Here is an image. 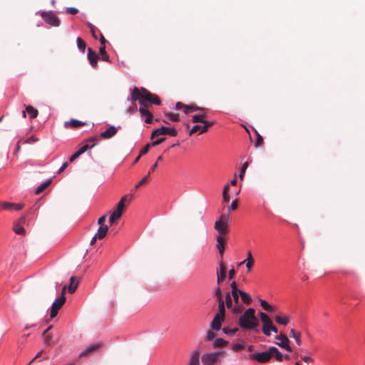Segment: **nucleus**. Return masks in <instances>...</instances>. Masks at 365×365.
<instances>
[{
	"label": "nucleus",
	"mask_w": 365,
	"mask_h": 365,
	"mask_svg": "<svg viewBox=\"0 0 365 365\" xmlns=\"http://www.w3.org/2000/svg\"><path fill=\"white\" fill-rule=\"evenodd\" d=\"M289 336L294 339V340L298 346L301 345V344H302L301 334L299 332H296V331L294 329H292L290 330Z\"/></svg>",
	"instance_id": "c85d7f7f"
},
{
	"label": "nucleus",
	"mask_w": 365,
	"mask_h": 365,
	"mask_svg": "<svg viewBox=\"0 0 365 365\" xmlns=\"http://www.w3.org/2000/svg\"><path fill=\"white\" fill-rule=\"evenodd\" d=\"M197 110H203V108H202L197 106L186 105L185 110H184V113L185 114H188L191 112H194V111H197Z\"/></svg>",
	"instance_id": "72a5a7b5"
},
{
	"label": "nucleus",
	"mask_w": 365,
	"mask_h": 365,
	"mask_svg": "<svg viewBox=\"0 0 365 365\" xmlns=\"http://www.w3.org/2000/svg\"><path fill=\"white\" fill-rule=\"evenodd\" d=\"M227 223L224 215H221L219 220L215 223V229L218 232L217 236L224 237L227 232Z\"/></svg>",
	"instance_id": "6e6552de"
},
{
	"label": "nucleus",
	"mask_w": 365,
	"mask_h": 365,
	"mask_svg": "<svg viewBox=\"0 0 365 365\" xmlns=\"http://www.w3.org/2000/svg\"><path fill=\"white\" fill-rule=\"evenodd\" d=\"M187 365H200V351L198 349L192 351Z\"/></svg>",
	"instance_id": "dca6fc26"
},
{
	"label": "nucleus",
	"mask_w": 365,
	"mask_h": 365,
	"mask_svg": "<svg viewBox=\"0 0 365 365\" xmlns=\"http://www.w3.org/2000/svg\"><path fill=\"white\" fill-rule=\"evenodd\" d=\"M106 215H104L101 217H100L98 220V224L99 225V226H106L104 223H105V221H106Z\"/></svg>",
	"instance_id": "bf43d9fd"
},
{
	"label": "nucleus",
	"mask_w": 365,
	"mask_h": 365,
	"mask_svg": "<svg viewBox=\"0 0 365 365\" xmlns=\"http://www.w3.org/2000/svg\"><path fill=\"white\" fill-rule=\"evenodd\" d=\"M96 143H93L91 145H88V143H84L83 145L77 150L78 153L81 155L88 149L93 148L96 145Z\"/></svg>",
	"instance_id": "473e14b6"
},
{
	"label": "nucleus",
	"mask_w": 365,
	"mask_h": 365,
	"mask_svg": "<svg viewBox=\"0 0 365 365\" xmlns=\"http://www.w3.org/2000/svg\"><path fill=\"white\" fill-rule=\"evenodd\" d=\"M192 121L193 123H202L208 122L207 120H205V113L196 114V115H192Z\"/></svg>",
	"instance_id": "7c9ffc66"
},
{
	"label": "nucleus",
	"mask_w": 365,
	"mask_h": 365,
	"mask_svg": "<svg viewBox=\"0 0 365 365\" xmlns=\"http://www.w3.org/2000/svg\"><path fill=\"white\" fill-rule=\"evenodd\" d=\"M225 320V317L216 314L210 324V327L214 331H219L221 328V324Z\"/></svg>",
	"instance_id": "9b49d317"
},
{
	"label": "nucleus",
	"mask_w": 365,
	"mask_h": 365,
	"mask_svg": "<svg viewBox=\"0 0 365 365\" xmlns=\"http://www.w3.org/2000/svg\"><path fill=\"white\" fill-rule=\"evenodd\" d=\"M259 302H260V305L265 311H267V312H269V313L273 312L272 307L267 301L260 299Z\"/></svg>",
	"instance_id": "f704fd0d"
},
{
	"label": "nucleus",
	"mask_w": 365,
	"mask_h": 365,
	"mask_svg": "<svg viewBox=\"0 0 365 365\" xmlns=\"http://www.w3.org/2000/svg\"><path fill=\"white\" fill-rule=\"evenodd\" d=\"M302 359L305 362V363H307V364H309L311 362H313V359L310 356H303L301 357Z\"/></svg>",
	"instance_id": "69168bd1"
},
{
	"label": "nucleus",
	"mask_w": 365,
	"mask_h": 365,
	"mask_svg": "<svg viewBox=\"0 0 365 365\" xmlns=\"http://www.w3.org/2000/svg\"><path fill=\"white\" fill-rule=\"evenodd\" d=\"M38 141V138L34 136V135H31L26 140V143H35V142H37Z\"/></svg>",
	"instance_id": "0e129e2a"
},
{
	"label": "nucleus",
	"mask_w": 365,
	"mask_h": 365,
	"mask_svg": "<svg viewBox=\"0 0 365 365\" xmlns=\"http://www.w3.org/2000/svg\"><path fill=\"white\" fill-rule=\"evenodd\" d=\"M247 167H248V163L247 162L244 163L243 165H242V168L240 169V178H243V175H244V174L245 173V170L247 168Z\"/></svg>",
	"instance_id": "864d4df0"
},
{
	"label": "nucleus",
	"mask_w": 365,
	"mask_h": 365,
	"mask_svg": "<svg viewBox=\"0 0 365 365\" xmlns=\"http://www.w3.org/2000/svg\"><path fill=\"white\" fill-rule=\"evenodd\" d=\"M239 325L241 328L247 330H254L257 331V319L255 317V310L253 308L247 309L242 315L240 317Z\"/></svg>",
	"instance_id": "f257e3e1"
},
{
	"label": "nucleus",
	"mask_w": 365,
	"mask_h": 365,
	"mask_svg": "<svg viewBox=\"0 0 365 365\" xmlns=\"http://www.w3.org/2000/svg\"><path fill=\"white\" fill-rule=\"evenodd\" d=\"M88 27L90 29L91 34L94 39H97V35L95 31V26L90 22L87 23Z\"/></svg>",
	"instance_id": "09e8293b"
},
{
	"label": "nucleus",
	"mask_w": 365,
	"mask_h": 365,
	"mask_svg": "<svg viewBox=\"0 0 365 365\" xmlns=\"http://www.w3.org/2000/svg\"><path fill=\"white\" fill-rule=\"evenodd\" d=\"M117 133V128L114 125H110L108 129L101 133V137L103 139H110Z\"/></svg>",
	"instance_id": "4468645a"
},
{
	"label": "nucleus",
	"mask_w": 365,
	"mask_h": 365,
	"mask_svg": "<svg viewBox=\"0 0 365 365\" xmlns=\"http://www.w3.org/2000/svg\"><path fill=\"white\" fill-rule=\"evenodd\" d=\"M76 43L79 51L84 53L86 48V42L81 37H78L76 39Z\"/></svg>",
	"instance_id": "c9c22d12"
},
{
	"label": "nucleus",
	"mask_w": 365,
	"mask_h": 365,
	"mask_svg": "<svg viewBox=\"0 0 365 365\" xmlns=\"http://www.w3.org/2000/svg\"><path fill=\"white\" fill-rule=\"evenodd\" d=\"M225 304L228 309H230L232 306V297L230 293H227L225 296Z\"/></svg>",
	"instance_id": "de8ad7c7"
},
{
	"label": "nucleus",
	"mask_w": 365,
	"mask_h": 365,
	"mask_svg": "<svg viewBox=\"0 0 365 365\" xmlns=\"http://www.w3.org/2000/svg\"><path fill=\"white\" fill-rule=\"evenodd\" d=\"M249 357L250 359H255L259 363H266L272 358L270 347L265 351L250 354Z\"/></svg>",
	"instance_id": "423d86ee"
},
{
	"label": "nucleus",
	"mask_w": 365,
	"mask_h": 365,
	"mask_svg": "<svg viewBox=\"0 0 365 365\" xmlns=\"http://www.w3.org/2000/svg\"><path fill=\"white\" fill-rule=\"evenodd\" d=\"M260 320L262 323V325L267 324L269 323L272 322L269 317L264 312H261L259 313Z\"/></svg>",
	"instance_id": "e433bc0d"
},
{
	"label": "nucleus",
	"mask_w": 365,
	"mask_h": 365,
	"mask_svg": "<svg viewBox=\"0 0 365 365\" xmlns=\"http://www.w3.org/2000/svg\"><path fill=\"white\" fill-rule=\"evenodd\" d=\"M140 91L141 99L143 102L148 101L155 105L160 104V100L156 95L151 93L150 91H148L146 88L143 87L140 88Z\"/></svg>",
	"instance_id": "7ed1b4c3"
},
{
	"label": "nucleus",
	"mask_w": 365,
	"mask_h": 365,
	"mask_svg": "<svg viewBox=\"0 0 365 365\" xmlns=\"http://www.w3.org/2000/svg\"><path fill=\"white\" fill-rule=\"evenodd\" d=\"M123 214V212L115 209L110 215L109 217V223L113 224L117 220H118Z\"/></svg>",
	"instance_id": "393cba45"
},
{
	"label": "nucleus",
	"mask_w": 365,
	"mask_h": 365,
	"mask_svg": "<svg viewBox=\"0 0 365 365\" xmlns=\"http://www.w3.org/2000/svg\"><path fill=\"white\" fill-rule=\"evenodd\" d=\"M131 94L128 96L127 101H130L133 103H135V101L141 99V91L137 87H135L133 89H130Z\"/></svg>",
	"instance_id": "ddd939ff"
},
{
	"label": "nucleus",
	"mask_w": 365,
	"mask_h": 365,
	"mask_svg": "<svg viewBox=\"0 0 365 365\" xmlns=\"http://www.w3.org/2000/svg\"><path fill=\"white\" fill-rule=\"evenodd\" d=\"M86 123L84 122H82L81 120H76V119H71L69 121H66L64 123V126L66 128L68 126H71L73 128H78L83 125H85Z\"/></svg>",
	"instance_id": "a211bd4d"
},
{
	"label": "nucleus",
	"mask_w": 365,
	"mask_h": 365,
	"mask_svg": "<svg viewBox=\"0 0 365 365\" xmlns=\"http://www.w3.org/2000/svg\"><path fill=\"white\" fill-rule=\"evenodd\" d=\"M237 207V200H235L232 202L231 205L228 207V209L230 210H235Z\"/></svg>",
	"instance_id": "774afa93"
},
{
	"label": "nucleus",
	"mask_w": 365,
	"mask_h": 365,
	"mask_svg": "<svg viewBox=\"0 0 365 365\" xmlns=\"http://www.w3.org/2000/svg\"><path fill=\"white\" fill-rule=\"evenodd\" d=\"M140 108H139V112L142 115H145V114H148L150 113L148 110V106L142 101V99H140Z\"/></svg>",
	"instance_id": "2f4dec72"
},
{
	"label": "nucleus",
	"mask_w": 365,
	"mask_h": 365,
	"mask_svg": "<svg viewBox=\"0 0 365 365\" xmlns=\"http://www.w3.org/2000/svg\"><path fill=\"white\" fill-rule=\"evenodd\" d=\"M41 17L46 24L52 26H58L60 25L59 19L51 11L42 12Z\"/></svg>",
	"instance_id": "20e7f679"
},
{
	"label": "nucleus",
	"mask_w": 365,
	"mask_h": 365,
	"mask_svg": "<svg viewBox=\"0 0 365 365\" xmlns=\"http://www.w3.org/2000/svg\"><path fill=\"white\" fill-rule=\"evenodd\" d=\"M185 107H186V105L181 103V102H178L175 105V109L176 110H181V109H183L185 110Z\"/></svg>",
	"instance_id": "e2e57ef3"
},
{
	"label": "nucleus",
	"mask_w": 365,
	"mask_h": 365,
	"mask_svg": "<svg viewBox=\"0 0 365 365\" xmlns=\"http://www.w3.org/2000/svg\"><path fill=\"white\" fill-rule=\"evenodd\" d=\"M108 226H99L96 235H97L99 240L104 238L108 232Z\"/></svg>",
	"instance_id": "bb28decb"
},
{
	"label": "nucleus",
	"mask_w": 365,
	"mask_h": 365,
	"mask_svg": "<svg viewBox=\"0 0 365 365\" xmlns=\"http://www.w3.org/2000/svg\"><path fill=\"white\" fill-rule=\"evenodd\" d=\"M215 337V334L212 331H208L206 335V341H212Z\"/></svg>",
	"instance_id": "6e6d98bb"
},
{
	"label": "nucleus",
	"mask_w": 365,
	"mask_h": 365,
	"mask_svg": "<svg viewBox=\"0 0 365 365\" xmlns=\"http://www.w3.org/2000/svg\"><path fill=\"white\" fill-rule=\"evenodd\" d=\"M26 113H28L31 119L36 118L38 114V110L31 106H26V110H24L22 112V115L24 117H26Z\"/></svg>",
	"instance_id": "f3484780"
},
{
	"label": "nucleus",
	"mask_w": 365,
	"mask_h": 365,
	"mask_svg": "<svg viewBox=\"0 0 365 365\" xmlns=\"http://www.w3.org/2000/svg\"><path fill=\"white\" fill-rule=\"evenodd\" d=\"M271 356H274L277 361H282L284 360L283 354L274 346L270 347Z\"/></svg>",
	"instance_id": "5701e85b"
},
{
	"label": "nucleus",
	"mask_w": 365,
	"mask_h": 365,
	"mask_svg": "<svg viewBox=\"0 0 365 365\" xmlns=\"http://www.w3.org/2000/svg\"><path fill=\"white\" fill-rule=\"evenodd\" d=\"M80 156V154L78 153V152L76 151V153H74L69 158V161L71 163H73L75 160H76L78 157Z\"/></svg>",
	"instance_id": "338daca9"
},
{
	"label": "nucleus",
	"mask_w": 365,
	"mask_h": 365,
	"mask_svg": "<svg viewBox=\"0 0 365 365\" xmlns=\"http://www.w3.org/2000/svg\"><path fill=\"white\" fill-rule=\"evenodd\" d=\"M272 322L269 323L267 324L263 325L262 327V331L263 334L267 336H269L271 335V327H272Z\"/></svg>",
	"instance_id": "a19ab883"
},
{
	"label": "nucleus",
	"mask_w": 365,
	"mask_h": 365,
	"mask_svg": "<svg viewBox=\"0 0 365 365\" xmlns=\"http://www.w3.org/2000/svg\"><path fill=\"white\" fill-rule=\"evenodd\" d=\"M168 120H170L173 122H178L180 121V116L178 113H165V119L163 120L165 123H168Z\"/></svg>",
	"instance_id": "412c9836"
},
{
	"label": "nucleus",
	"mask_w": 365,
	"mask_h": 365,
	"mask_svg": "<svg viewBox=\"0 0 365 365\" xmlns=\"http://www.w3.org/2000/svg\"><path fill=\"white\" fill-rule=\"evenodd\" d=\"M52 182V179H48L43 183H41L36 189L35 190V194L39 195Z\"/></svg>",
	"instance_id": "a878e982"
},
{
	"label": "nucleus",
	"mask_w": 365,
	"mask_h": 365,
	"mask_svg": "<svg viewBox=\"0 0 365 365\" xmlns=\"http://www.w3.org/2000/svg\"><path fill=\"white\" fill-rule=\"evenodd\" d=\"M216 240H217L216 246L219 250V253H220L221 257H222L224 251H225V246H224L225 240H224L223 237L217 236Z\"/></svg>",
	"instance_id": "6ab92c4d"
},
{
	"label": "nucleus",
	"mask_w": 365,
	"mask_h": 365,
	"mask_svg": "<svg viewBox=\"0 0 365 365\" xmlns=\"http://www.w3.org/2000/svg\"><path fill=\"white\" fill-rule=\"evenodd\" d=\"M275 339L280 341L279 342H276V344L279 347L290 352L292 351V349L289 345V340L285 334L280 333L279 335L275 336Z\"/></svg>",
	"instance_id": "1a4fd4ad"
},
{
	"label": "nucleus",
	"mask_w": 365,
	"mask_h": 365,
	"mask_svg": "<svg viewBox=\"0 0 365 365\" xmlns=\"http://www.w3.org/2000/svg\"><path fill=\"white\" fill-rule=\"evenodd\" d=\"M217 314L224 316L225 315V302L224 300L218 301V312Z\"/></svg>",
	"instance_id": "ea45409f"
},
{
	"label": "nucleus",
	"mask_w": 365,
	"mask_h": 365,
	"mask_svg": "<svg viewBox=\"0 0 365 365\" xmlns=\"http://www.w3.org/2000/svg\"><path fill=\"white\" fill-rule=\"evenodd\" d=\"M170 135L171 137H175L178 135V131L175 127H165L161 126L159 128L155 129L151 133V138L158 137L160 135Z\"/></svg>",
	"instance_id": "f03ea898"
},
{
	"label": "nucleus",
	"mask_w": 365,
	"mask_h": 365,
	"mask_svg": "<svg viewBox=\"0 0 365 365\" xmlns=\"http://www.w3.org/2000/svg\"><path fill=\"white\" fill-rule=\"evenodd\" d=\"M66 13L71 15H76L78 13V9L75 7H68L66 8Z\"/></svg>",
	"instance_id": "603ef678"
},
{
	"label": "nucleus",
	"mask_w": 365,
	"mask_h": 365,
	"mask_svg": "<svg viewBox=\"0 0 365 365\" xmlns=\"http://www.w3.org/2000/svg\"><path fill=\"white\" fill-rule=\"evenodd\" d=\"M276 322L281 325H287L289 322V317L276 315L274 317Z\"/></svg>",
	"instance_id": "cd10ccee"
},
{
	"label": "nucleus",
	"mask_w": 365,
	"mask_h": 365,
	"mask_svg": "<svg viewBox=\"0 0 365 365\" xmlns=\"http://www.w3.org/2000/svg\"><path fill=\"white\" fill-rule=\"evenodd\" d=\"M150 175V172H148V175H145L144 178H143L141 179L140 181L138 182V183L135 185V188H138L140 186H141L142 185H143L148 180V178H149Z\"/></svg>",
	"instance_id": "3c124183"
},
{
	"label": "nucleus",
	"mask_w": 365,
	"mask_h": 365,
	"mask_svg": "<svg viewBox=\"0 0 365 365\" xmlns=\"http://www.w3.org/2000/svg\"><path fill=\"white\" fill-rule=\"evenodd\" d=\"M227 343L228 342L227 341L224 340L222 338H217L214 341L213 346L216 348L223 347V346H226L227 344Z\"/></svg>",
	"instance_id": "4c0bfd02"
},
{
	"label": "nucleus",
	"mask_w": 365,
	"mask_h": 365,
	"mask_svg": "<svg viewBox=\"0 0 365 365\" xmlns=\"http://www.w3.org/2000/svg\"><path fill=\"white\" fill-rule=\"evenodd\" d=\"M237 328L230 329L228 327H224L222 329L223 333L229 336H233L237 331Z\"/></svg>",
	"instance_id": "37998d69"
},
{
	"label": "nucleus",
	"mask_w": 365,
	"mask_h": 365,
	"mask_svg": "<svg viewBox=\"0 0 365 365\" xmlns=\"http://www.w3.org/2000/svg\"><path fill=\"white\" fill-rule=\"evenodd\" d=\"M66 302V297L63 293L61 294V295L58 297H57L55 301L53 302L51 307V312H50V317L51 318L55 317L58 310L62 307V306Z\"/></svg>",
	"instance_id": "39448f33"
},
{
	"label": "nucleus",
	"mask_w": 365,
	"mask_h": 365,
	"mask_svg": "<svg viewBox=\"0 0 365 365\" xmlns=\"http://www.w3.org/2000/svg\"><path fill=\"white\" fill-rule=\"evenodd\" d=\"M215 296L217 297V300H223L222 299V292H221V289L220 287H217L215 290Z\"/></svg>",
	"instance_id": "4d7b16f0"
},
{
	"label": "nucleus",
	"mask_w": 365,
	"mask_h": 365,
	"mask_svg": "<svg viewBox=\"0 0 365 365\" xmlns=\"http://www.w3.org/2000/svg\"><path fill=\"white\" fill-rule=\"evenodd\" d=\"M126 197H127V196L125 195L120 200V201L117 204V207H116L117 210H118L121 212H123V210L125 208V201L126 200Z\"/></svg>",
	"instance_id": "79ce46f5"
},
{
	"label": "nucleus",
	"mask_w": 365,
	"mask_h": 365,
	"mask_svg": "<svg viewBox=\"0 0 365 365\" xmlns=\"http://www.w3.org/2000/svg\"><path fill=\"white\" fill-rule=\"evenodd\" d=\"M203 125H195L190 130L189 135H191L197 131H200L199 134H202L204 133L207 132L209 128L212 127L214 125L213 121H209L206 123H203Z\"/></svg>",
	"instance_id": "9d476101"
},
{
	"label": "nucleus",
	"mask_w": 365,
	"mask_h": 365,
	"mask_svg": "<svg viewBox=\"0 0 365 365\" xmlns=\"http://www.w3.org/2000/svg\"><path fill=\"white\" fill-rule=\"evenodd\" d=\"M254 259L252 257L251 252H248L247 259H245L243 262L240 263V264H242L244 263H246V267L247 268V271L250 272L252 269V267L254 264Z\"/></svg>",
	"instance_id": "4be33fe9"
},
{
	"label": "nucleus",
	"mask_w": 365,
	"mask_h": 365,
	"mask_svg": "<svg viewBox=\"0 0 365 365\" xmlns=\"http://www.w3.org/2000/svg\"><path fill=\"white\" fill-rule=\"evenodd\" d=\"M239 294L241 297V299L244 303L247 304H250V302H252V297L250 294L244 291L240 290Z\"/></svg>",
	"instance_id": "c756f323"
},
{
	"label": "nucleus",
	"mask_w": 365,
	"mask_h": 365,
	"mask_svg": "<svg viewBox=\"0 0 365 365\" xmlns=\"http://www.w3.org/2000/svg\"><path fill=\"white\" fill-rule=\"evenodd\" d=\"M230 287L232 288V293H234V292L240 291V289H237V283H236L235 281H232V283L230 284Z\"/></svg>",
	"instance_id": "680f3d73"
},
{
	"label": "nucleus",
	"mask_w": 365,
	"mask_h": 365,
	"mask_svg": "<svg viewBox=\"0 0 365 365\" xmlns=\"http://www.w3.org/2000/svg\"><path fill=\"white\" fill-rule=\"evenodd\" d=\"M245 348L244 344L242 343H236L233 344L232 349L235 351H240Z\"/></svg>",
	"instance_id": "8fccbe9b"
},
{
	"label": "nucleus",
	"mask_w": 365,
	"mask_h": 365,
	"mask_svg": "<svg viewBox=\"0 0 365 365\" xmlns=\"http://www.w3.org/2000/svg\"><path fill=\"white\" fill-rule=\"evenodd\" d=\"M100 346H101V344L99 343H96V344L88 346L83 351H82L80 354L79 357H82L93 351L97 350L98 349L100 348Z\"/></svg>",
	"instance_id": "aec40b11"
},
{
	"label": "nucleus",
	"mask_w": 365,
	"mask_h": 365,
	"mask_svg": "<svg viewBox=\"0 0 365 365\" xmlns=\"http://www.w3.org/2000/svg\"><path fill=\"white\" fill-rule=\"evenodd\" d=\"M99 53L101 55V60L103 61H109V56L108 55L106 51V46H101L99 48Z\"/></svg>",
	"instance_id": "58836bf2"
},
{
	"label": "nucleus",
	"mask_w": 365,
	"mask_h": 365,
	"mask_svg": "<svg viewBox=\"0 0 365 365\" xmlns=\"http://www.w3.org/2000/svg\"><path fill=\"white\" fill-rule=\"evenodd\" d=\"M74 280H75V278L73 277H71L70 279L71 283L68 287V292L71 293V294L76 291L77 286H78L77 283H76L75 284H73Z\"/></svg>",
	"instance_id": "c03bdc74"
},
{
	"label": "nucleus",
	"mask_w": 365,
	"mask_h": 365,
	"mask_svg": "<svg viewBox=\"0 0 365 365\" xmlns=\"http://www.w3.org/2000/svg\"><path fill=\"white\" fill-rule=\"evenodd\" d=\"M150 145H151L150 143L145 145V146L140 150V156L145 155L148 152Z\"/></svg>",
	"instance_id": "13d9d810"
},
{
	"label": "nucleus",
	"mask_w": 365,
	"mask_h": 365,
	"mask_svg": "<svg viewBox=\"0 0 365 365\" xmlns=\"http://www.w3.org/2000/svg\"><path fill=\"white\" fill-rule=\"evenodd\" d=\"M146 116L145 122L146 123H151L153 119V115L151 113L145 115Z\"/></svg>",
	"instance_id": "052dcab7"
},
{
	"label": "nucleus",
	"mask_w": 365,
	"mask_h": 365,
	"mask_svg": "<svg viewBox=\"0 0 365 365\" xmlns=\"http://www.w3.org/2000/svg\"><path fill=\"white\" fill-rule=\"evenodd\" d=\"M24 205L21 203H14L9 202H2V209L6 210H21L24 207Z\"/></svg>",
	"instance_id": "f8f14e48"
},
{
	"label": "nucleus",
	"mask_w": 365,
	"mask_h": 365,
	"mask_svg": "<svg viewBox=\"0 0 365 365\" xmlns=\"http://www.w3.org/2000/svg\"><path fill=\"white\" fill-rule=\"evenodd\" d=\"M165 140V138L163 137H161V138H159L156 140H155L154 141L152 142V143L150 144L152 146H156V145H160V143H162L163 142H164Z\"/></svg>",
	"instance_id": "5fc2aeb1"
},
{
	"label": "nucleus",
	"mask_w": 365,
	"mask_h": 365,
	"mask_svg": "<svg viewBox=\"0 0 365 365\" xmlns=\"http://www.w3.org/2000/svg\"><path fill=\"white\" fill-rule=\"evenodd\" d=\"M220 271L217 272V284L220 283L221 280H223L226 277V269L222 262L220 264Z\"/></svg>",
	"instance_id": "b1692460"
},
{
	"label": "nucleus",
	"mask_w": 365,
	"mask_h": 365,
	"mask_svg": "<svg viewBox=\"0 0 365 365\" xmlns=\"http://www.w3.org/2000/svg\"><path fill=\"white\" fill-rule=\"evenodd\" d=\"M219 351L205 353L201 357L203 365H215L218 360Z\"/></svg>",
	"instance_id": "0eeeda50"
},
{
	"label": "nucleus",
	"mask_w": 365,
	"mask_h": 365,
	"mask_svg": "<svg viewBox=\"0 0 365 365\" xmlns=\"http://www.w3.org/2000/svg\"><path fill=\"white\" fill-rule=\"evenodd\" d=\"M14 231L17 235H23L25 232V230L23 227L15 225L14 227Z\"/></svg>",
	"instance_id": "49530a36"
},
{
	"label": "nucleus",
	"mask_w": 365,
	"mask_h": 365,
	"mask_svg": "<svg viewBox=\"0 0 365 365\" xmlns=\"http://www.w3.org/2000/svg\"><path fill=\"white\" fill-rule=\"evenodd\" d=\"M51 329V327H49L48 328H47L45 331H43V332L42 333V336L45 337V343L47 346H50L51 345V337L49 336H46V333L49 331V329Z\"/></svg>",
	"instance_id": "a18cd8bd"
},
{
	"label": "nucleus",
	"mask_w": 365,
	"mask_h": 365,
	"mask_svg": "<svg viewBox=\"0 0 365 365\" xmlns=\"http://www.w3.org/2000/svg\"><path fill=\"white\" fill-rule=\"evenodd\" d=\"M88 59L92 67H96L97 66L98 56L92 50L91 48H88Z\"/></svg>",
	"instance_id": "2eb2a0df"
}]
</instances>
